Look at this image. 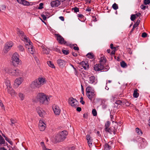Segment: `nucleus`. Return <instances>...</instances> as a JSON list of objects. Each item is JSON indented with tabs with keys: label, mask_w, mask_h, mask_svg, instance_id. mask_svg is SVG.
I'll list each match as a JSON object with an SVG mask.
<instances>
[{
	"label": "nucleus",
	"mask_w": 150,
	"mask_h": 150,
	"mask_svg": "<svg viewBox=\"0 0 150 150\" xmlns=\"http://www.w3.org/2000/svg\"><path fill=\"white\" fill-rule=\"evenodd\" d=\"M9 43L7 42L5 44L3 49V51L4 53L6 54L9 51Z\"/></svg>",
	"instance_id": "21"
},
{
	"label": "nucleus",
	"mask_w": 150,
	"mask_h": 150,
	"mask_svg": "<svg viewBox=\"0 0 150 150\" xmlns=\"http://www.w3.org/2000/svg\"><path fill=\"white\" fill-rule=\"evenodd\" d=\"M59 19L62 21H64V18L63 16H60L59 17Z\"/></svg>",
	"instance_id": "55"
},
{
	"label": "nucleus",
	"mask_w": 150,
	"mask_h": 150,
	"mask_svg": "<svg viewBox=\"0 0 150 150\" xmlns=\"http://www.w3.org/2000/svg\"><path fill=\"white\" fill-rule=\"evenodd\" d=\"M138 93H137V90H135L134 91L133 93V96L135 98H137L138 96Z\"/></svg>",
	"instance_id": "39"
},
{
	"label": "nucleus",
	"mask_w": 150,
	"mask_h": 150,
	"mask_svg": "<svg viewBox=\"0 0 150 150\" xmlns=\"http://www.w3.org/2000/svg\"><path fill=\"white\" fill-rule=\"evenodd\" d=\"M136 131L137 133L139 135H141L142 134V132L141 130L140 129L138 128H136Z\"/></svg>",
	"instance_id": "35"
},
{
	"label": "nucleus",
	"mask_w": 150,
	"mask_h": 150,
	"mask_svg": "<svg viewBox=\"0 0 150 150\" xmlns=\"http://www.w3.org/2000/svg\"><path fill=\"white\" fill-rule=\"evenodd\" d=\"M138 25V23H135L133 26V28H135Z\"/></svg>",
	"instance_id": "51"
},
{
	"label": "nucleus",
	"mask_w": 150,
	"mask_h": 150,
	"mask_svg": "<svg viewBox=\"0 0 150 150\" xmlns=\"http://www.w3.org/2000/svg\"><path fill=\"white\" fill-rule=\"evenodd\" d=\"M91 9L90 8H87L86 10V11H91Z\"/></svg>",
	"instance_id": "60"
},
{
	"label": "nucleus",
	"mask_w": 150,
	"mask_h": 150,
	"mask_svg": "<svg viewBox=\"0 0 150 150\" xmlns=\"http://www.w3.org/2000/svg\"><path fill=\"white\" fill-rule=\"evenodd\" d=\"M38 125L39 129L40 131H43L45 130L46 125L42 119L40 120Z\"/></svg>",
	"instance_id": "13"
},
{
	"label": "nucleus",
	"mask_w": 150,
	"mask_h": 150,
	"mask_svg": "<svg viewBox=\"0 0 150 150\" xmlns=\"http://www.w3.org/2000/svg\"><path fill=\"white\" fill-rule=\"evenodd\" d=\"M146 8V6L143 5H142L141 6V8L143 10H144Z\"/></svg>",
	"instance_id": "50"
},
{
	"label": "nucleus",
	"mask_w": 150,
	"mask_h": 150,
	"mask_svg": "<svg viewBox=\"0 0 150 150\" xmlns=\"http://www.w3.org/2000/svg\"><path fill=\"white\" fill-rule=\"evenodd\" d=\"M88 81L89 83L93 84H96L98 82L97 79L94 76H90L89 77Z\"/></svg>",
	"instance_id": "14"
},
{
	"label": "nucleus",
	"mask_w": 150,
	"mask_h": 150,
	"mask_svg": "<svg viewBox=\"0 0 150 150\" xmlns=\"http://www.w3.org/2000/svg\"><path fill=\"white\" fill-rule=\"evenodd\" d=\"M19 55L18 54L15 52L11 56L12 62L14 66L16 65H21L22 64V62L19 59Z\"/></svg>",
	"instance_id": "5"
},
{
	"label": "nucleus",
	"mask_w": 150,
	"mask_h": 150,
	"mask_svg": "<svg viewBox=\"0 0 150 150\" xmlns=\"http://www.w3.org/2000/svg\"><path fill=\"white\" fill-rule=\"evenodd\" d=\"M111 149V146H110V144H105L104 145V150H110Z\"/></svg>",
	"instance_id": "32"
},
{
	"label": "nucleus",
	"mask_w": 150,
	"mask_h": 150,
	"mask_svg": "<svg viewBox=\"0 0 150 150\" xmlns=\"http://www.w3.org/2000/svg\"><path fill=\"white\" fill-rule=\"evenodd\" d=\"M34 58L36 62L38 64H39V61L38 59L35 56L34 57Z\"/></svg>",
	"instance_id": "48"
},
{
	"label": "nucleus",
	"mask_w": 150,
	"mask_h": 150,
	"mask_svg": "<svg viewBox=\"0 0 150 150\" xmlns=\"http://www.w3.org/2000/svg\"><path fill=\"white\" fill-rule=\"evenodd\" d=\"M80 65L85 70L87 69L88 68V65L87 63L82 62L80 63Z\"/></svg>",
	"instance_id": "24"
},
{
	"label": "nucleus",
	"mask_w": 150,
	"mask_h": 150,
	"mask_svg": "<svg viewBox=\"0 0 150 150\" xmlns=\"http://www.w3.org/2000/svg\"><path fill=\"white\" fill-rule=\"evenodd\" d=\"M55 35L57 37V40L61 44H64L66 45H68L64 42V39L59 34H56Z\"/></svg>",
	"instance_id": "16"
},
{
	"label": "nucleus",
	"mask_w": 150,
	"mask_h": 150,
	"mask_svg": "<svg viewBox=\"0 0 150 150\" xmlns=\"http://www.w3.org/2000/svg\"><path fill=\"white\" fill-rule=\"evenodd\" d=\"M87 57L90 59H92L94 57V55L92 53L89 52L86 55Z\"/></svg>",
	"instance_id": "33"
},
{
	"label": "nucleus",
	"mask_w": 150,
	"mask_h": 150,
	"mask_svg": "<svg viewBox=\"0 0 150 150\" xmlns=\"http://www.w3.org/2000/svg\"><path fill=\"white\" fill-rule=\"evenodd\" d=\"M41 16L42 18L44 20H45L46 19V17L44 15H42Z\"/></svg>",
	"instance_id": "52"
},
{
	"label": "nucleus",
	"mask_w": 150,
	"mask_h": 150,
	"mask_svg": "<svg viewBox=\"0 0 150 150\" xmlns=\"http://www.w3.org/2000/svg\"><path fill=\"white\" fill-rule=\"evenodd\" d=\"M43 4L42 3H40L39 4V7H38V9H42L43 8Z\"/></svg>",
	"instance_id": "46"
},
{
	"label": "nucleus",
	"mask_w": 150,
	"mask_h": 150,
	"mask_svg": "<svg viewBox=\"0 0 150 150\" xmlns=\"http://www.w3.org/2000/svg\"><path fill=\"white\" fill-rule=\"evenodd\" d=\"M100 64H96L94 66V68L95 71H99L104 69L103 64L106 62V59L103 56L100 57Z\"/></svg>",
	"instance_id": "6"
},
{
	"label": "nucleus",
	"mask_w": 150,
	"mask_h": 150,
	"mask_svg": "<svg viewBox=\"0 0 150 150\" xmlns=\"http://www.w3.org/2000/svg\"><path fill=\"white\" fill-rule=\"evenodd\" d=\"M20 4H23L24 6H28L30 5V2L25 0H16Z\"/></svg>",
	"instance_id": "18"
},
{
	"label": "nucleus",
	"mask_w": 150,
	"mask_h": 150,
	"mask_svg": "<svg viewBox=\"0 0 150 150\" xmlns=\"http://www.w3.org/2000/svg\"><path fill=\"white\" fill-rule=\"evenodd\" d=\"M0 105L1 107H3L4 106L3 104L2 103V101L1 100H0Z\"/></svg>",
	"instance_id": "61"
},
{
	"label": "nucleus",
	"mask_w": 150,
	"mask_h": 150,
	"mask_svg": "<svg viewBox=\"0 0 150 150\" xmlns=\"http://www.w3.org/2000/svg\"><path fill=\"white\" fill-rule=\"evenodd\" d=\"M80 102L83 105L84 104L85 102L83 101V97H81V98Z\"/></svg>",
	"instance_id": "47"
},
{
	"label": "nucleus",
	"mask_w": 150,
	"mask_h": 150,
	"mask_svg": "<svg viewBox=\"0 0 150 150\" xmlns=\"http://www.w3.org/2000/svg\"><path fill=\"white\" fill-rule=\"evenodd\" d=\"M71 10L72 11H74V12L76 13L78 12L79 11V8L76 7H75L74 8H72Z\"/></svg>",
	"instance_id": "40"
},
{
	"label": "nucleus",
	"mask_w": 150,
	"mask_h": 150,
	"mask_svg": "<svg viewBox=\"0 0 150 150\" xmlns=\"http://www.w3.org/2000/svg\"><path fill=\"white\" fill-rule=\"evenodd\" d=\"M72 54L74 57H76L77 55V54L74 53H73Z\"/></svg>",
	"instance_id": "64"
},
{
	"label": "nucleus",
	"mask_w": 150,
	"mask_h": 150,
	"mask_svg": "<svg viewBox=\"0 0 150 150\" xmlns=\"http://www.w3.org/2000/svg\"><path fill=\"white\" fill-rule=\"evenodd\" d=\"M92 113L93 115L94 116H96L97 115V112L96 110L95 109H93L92 111Z\"/></svg>",
	"instance_id": "42"
},
{
	"label": "nucleus",
	"mask_w": 150,
	"mask_h": 150,
	"mask_svg": "<svg viewBox=\"0 0 150 150\" xmlns=\"http://www.w3.org/2000/svg\"><path fill=\"white\" fill-rule=\"evenodd\" d=\"M62 52L63 53L67 55L69 53L68 51L67 50H62Z\"/></svg>",
	"instance_id": "44"
},
{
	"label": "nucleus",
	"mask_w": 150,
	"mask_h": 150,
	"mask_svg": "<svg viewBox=\"0 0 150 150\" xmlns=\"http://www.w3.org/2000/svg\"><path fill=\"white\" fill-rule=\"evenodd\" d=\"M67 62L64 59L59 58L57 60V63L58 66L61 68H64L66 66Z\"/></svg>",
	"instance_id": "9"
},
{
	"label": "nucleus",
	"mask_w": 150,
	"mask_h": 150,
	"mask_svg": "<svg viewBox=\"0 0 150 150\" xmlns=\"http://www.w3.org/2000/svg\"><path fill=\"white\" fill-rule=\"evenodd\" d=\"M36 110L37 113L41 117H44L46 114L45 111L40 107H38L37 108Z\"/></svg>",
	"instance_id": "12"
},
{
	"label": "nucleus",
	"mask_w": 150,
	"mask_h": 150,
	"mask_svg": "<svg viewBox=\"0 0 150 150\" xmlns=\"http://www.w3.org/2000/svg\"><path fill=\"white\" fill-rule=\"evenodd\" d=\"M86 91L87 96L90 100H91L95 95L94 89L92 87L88 86L86 88Z\"/></svg>",
	"instance_id": "7"
},
{
	"label": "nucleus",
	"mask_w": 150,
	"mask_h": 150,
	"mask_svg": "<svg viewBox=\"0 0 150 150\" xmlns=\"http://www.w3.org/2000/svg\"><path fill=\"white\" fill-rule=\"evenodd\" d=\"M120 65L121 67L123 68H125L127 66L126 64L124 61H122L120 62Z\"/></svg>",
	"instance_id": "38"
},
{
	"label": "nucleus",
	"mask_w": 150,
	"mask_h": 150,
	"mask_svg": "<svg viewBox=\"0 0 150 150\" xmlns=\"http://www.w3.org/2000/svg\"><path fill=\"white\" fill-rule=\"evenodd\" d=\"M41 47L42 49V52L43 53L46 54H47L49 53L50 50L48 48H46L44 46H42Z\"/></svg>",
	"instance_id": "23"
},
{
	"label": "nucleus",
	"mask_w": 150,
	"mask_h": 150,
	"mask_svg": "<svg viewBox=\"0 0 150 150\" xmlns=\"http://www.w3.org/2000/svg\"><path fill=\"white\" fill-rule=\"evenodd\" d=\"M10 73L11 75L17 76L20 75L21 72L20 70L17 69L11 70V72H10Z\"/></svg>",
	"instance_id": "15"
},
{
	"label": "nucleus",
	"mask_w": 150,
	"mask_h": 150,
	"mask_svg": "<svg viewBox=\"0 0 150 150\" xmlns=\"http://www.w3.org/2000/svg\"><path fill=\"white\" fill-rule=\"evenodd\" d=\"M41 145L42 150H52L51 149L47 148L44 144V142H41Z\"/></svg>",
	"instance_id": "29"
},
{
	"label": "nucleus",
	"mask_w": 150,
	"mask_h": 150,
	"mask_svg": "<svg viewBox=\"0 0 150 150\" xmlns=\"http://www.w3.org/2000/svg\"><path fill=\"white\" fill-rule=\"evenodd\" d=\"M46 82L44 78L40 77L33 81L30 84L32 89L39 88Z\"/></svg>",
	"instance_id": "2"
},
{
	"label": "nucleus",
	"mask_w": 150,
	"mask_h": 150,
	"mask_svg": "<svg viewBox=\"0 0 150 150\" xmlns=\"http://www.w3.org/2000/svg\"><path fill=\"white\" fill-rule=\"evenodd\" d=\"M18 48L19 51L21 52L24 51L25 49L21 45H19L18 46Z\"/></svg>",
	"instance_id": "37"
},
{
	"label": "nucleus",
	"mask_w": 150,
	"mask_h": 150,
	"mask_svg": "<svg viewBox=\"0 0 150 150\" xmlns=\"http://www.w3.org/2000/svg\"><path fill=\"white\" fill-rule=\"evenodd\" d=\"M52 109L55 115H59L61 112V109L58 105L54 104L52 106Z\"/></svg>",
	"instance_id": "10"
},
{
	"label": "nucleus",
	"mask_w": 150,
	"mask_h": 150,
	"mask_svg": "<svg viewBox=\"0 0 150 150\" xmlns=\"http://www.w3.org/2000/svg\"><path fill=\"white\" fill-rule=\"evenodd\" d=\"M17 31L18 34L25 42V47L28 48V52L31 54H34L35 50L30 40L25 35L23 32L19 29H18Z\"/></svg>",
	"instance_id": "1"
},
{
	"label": "nucleus",
	"mask_w": 150,
	"mask_h": 150,
	"mask_svg": "<svg viewBox=\"0 0 150 150\" xmlns=\"http://www.w3.org/2000/svg\"><path fill=\"white\" fill-rule=\"evenodd\" d=\"M112 8L115 10H116L118 8V6L116 3H114L112 6Z\"/></svg>",
	"instance_id": "41"
},
{
	"label": "nucleus",
	"mask_w": 150,
	"mask_h": 150,
	"mask_svg": "<svg viewBox=\"0 0 150 150\" xmlns=\"http://www.w3.org/2000/svg\"><path fill=\"white\" fill-rule=\"evenodd\" d=\"M16 93L15 91L13 89H12L10 91V94L12 97H14L16 96Z\"/></svg>",
	"instance_id": "28"
},
{
	"label": "nucleus",
	"mask_w": 150,
	"mask_h": 150,
	"mask_svg": "<svg viewBox=\"0 0 150 150\" xmlns=\"http://www.w3.org/2000/svg\"><path fill=\"white\" fill-rule=\"evenodd\" d=\"M147 34L145 33H142V37L143 38H145L146 37Z\"/></svg>",
	"instance_id": "49"
},
{
	"label": "nucleus",
	"mask_w": 150,
	"mask_h": 150,
	"mask_svg": "<svg viewBox=\"0 0 150 150\" xmlns=\"http://www.w3.org/2000/svg\"><path fill=\"white\" fill-rule=\"evenodd\" d=\"M81 108L80 107H77L76 108V110L79 112L81 110Z\"/></svg>",
	"instance_id": "56"
},
{
	"label": "nucleus",
	"mask_w": 150,
	"mask_h": 150,
	"mask_svg": "<svg viewBox=\"0 0 150 150\" xmlns=\"http://www.w3.org/2000/svg\"><path fill=\"white\" fill-rule=\"evenodd\" d=\"M131 19L132 21H134L136 18L135 15H132L131 16Z\"/></svg>",
	"instance_id": "43"
},
{
	"label": "nucleus",
	"mask_w": 150,
	"mask_h": 150,
	"mask_svg": "<svg viewBox=\"0 0 150 150\" xmlns=\"http://www.w3.org/2000/svg\"><path fill=\"white\" fill-rule=\"evenodd\" d=\"M110 48L112 50L116 49V48L115 47H113V44H110Z\"/></svg>",
	"instance_id": "53"
},
{
	"label": "nucleus",
	"mask_w": 150,
	"mask_h": 150,
	"mask_svg": "<svg viewBox=\"0 0 150 150\" xmlns=\"http://www.w3.org/2000/svg\"><path fill=\"white\" fill-rule=\"evenodd\" d=\"M78 16L79 18H83V16L82 14H78Z\"/></svg>",
	"instance_id": "58"
},
{
	"label": "nucleus",
	"mask_w": 150,
	"mask_h": 150,
	"mask_svg": "<svg viewBox=\"0 0 150 150\" xmlns=\"http://www.w3.org/2000/svg\"><path fill=\"white\" fill-rule=\"evenodd\" d=\"M110 122L109 121H107L105 124V130H108V129L109 128V127L110 125Z\"/></svg>",
	"instance_id": "30"
},
{
	"label": "nucleus",
	"mask_w": 150,
	"mask_h": 150,
	"mask_svg": "<svg viewBox=\"0 0 150 150\" xmlns=\"http://www.w3.org/2000/svg\"><path fill=\"white\" fill-rule=\"evenodd\" d=\"M105 131L107 132H108L111 134H115V132L117 131V128L114 127V130L112 128H109L108 129V130Z\"/></svg>",
	"instance_id": "22"
},
{
	"label": "nucleus",
	"mask_w": 150,
	"mask_h": 150,
	"mask_svg": "<svg viewBox=\"0 0 150 150\" xmlns=\"http://www.w3.org/2000/svg\"><path fill=\"white\" fill-rule=\"evenodd\" d=\"M3 72L5 74H8L9 71L8 68L6 67L4 68L3 69Z\"/></svg>",
	"instance_id": "34"
},
{
	"label": "nucleus",
	"mask_w": 150,
	"mask_h": 150,
	"mask_svg": "<svg viewBox=\"0 0 150 150\" xmlns=\"http://www.w3.org/2000/svg\"><path fill=\"white\" fill-rule=\"evenodd\" d=\"M74 49L75 50H78L79 49V47H74Z\"/></svg>",
	"instance_id": "57"
},
{
	"label": "nucleus",
	"mask_w": 150,
	"mask_h": 150,
	"mask_svg": "<svg viewBox=\"0 0 150 150\" xmlns=\"http://www.w3.org/2000/svg\"><path fill=\"white\" fill-rule=\"evenodd\" d=\"M11 125L13 129L16 126L15 123L17 122V120L15 118H11Z\"/></svg>",
	"instance_id": "25"
},
{
	"label": "nucleus",
	"mask_w": 150,
	"mask_h": 150,
	"mask_svg": "<svg viewBox=\"0 0 150 150\" xmlns=\"http://www.w3.org/2000/svg\"><path fill=\"white\" fill-rule=\"evenodd\" d=\"M67 134V131H62L52 138L51 141L54 143L62 142L66 138Z\"/></svg>",
	"instance_id": "3"
},
{
	"label": "nucleus",
	"mask_w": 150,
	"mask_h": 150,
	"mask_svg": "<svg viewBox=\"0 0 150 150\" xmlns=\"http://www.w3.org/2000/svg\"><path fill=\"white\" fill-rule=\"evenodd\" d=\"M8 81H6L5 82L3 86L4 88H6V91L8 92L9 89H8Z\"/></svg>",
	"instance_id": "27"
},
{
	"label": "nucleus",
	"mask_w": 150,
	"mask_h": 150,
	"mask_svg": "<svg viewBox=\"0 0 150 150\" xmlns=\"http://www.w3.org/2000/svg\"><path fill=\"white\" fill-rule=\"evenodd\" d=\"M86 138L89 147H91L93 142L92 139L91 137L90 136V135H87L86 136Z\"/></svg>",
	"instance_id": "20"
},
{
	"label": "nucleus",
	"mask_w": 150,
	"mask_h": 150,
	"mask_svg": "<svg viewBox=\"0 0 150 150\" xmlns=\"http://www.w3.org/2000/svg\"><path fill=\"white\" fill-rule=\"evenodd\" d=\"M4 137L5 138L6 140L8 142H9V141L8 139V138H7V137H6L5 136L3 135Z\"/></svg>",
	"instance_id": "62"
},
{
	"label": "nucleus",
	"mask_w": 150,
	"mask_h": 150,
	"mask_svg": "<svg viewBox=\"0 0 150 150\" xmlns=\"http://www.w3.org/2000/svg\"><path fill=\"white\" fill-rule=\"evenodd\" d=\"M60 3L58 0L54 1L51 2V6L52 7H57L60 5Z\"/></svg>",
	"instance_id": "19"
},
{
	"label": "nucleus",
	"mask_w": 150,
	"mask_h": 150,
	"mask_svg": "<svg viewBox=\"0 0 150 150\" xmlns=\"http://www.w3.org/2000/svg\"><path fill=\"white\" fill-rule=\"evenodd\" d=\"M5 143V140L4 138L0 135V144H4Z\"/></svg>",
	"instance_id": "36"
},
{
	"label": "nucleus",
	"mask_w": 150,
	"mask_h": 150,
	"mask_svg": "<svg viewBox=\"0 0 150 150\" xmlns=\"http://www.w3.org/2000/svg\"><path fill=\"white\" fill-rule=\"evenodd\" d=\"M69 104L73 107H76L78 106V102L75 99L72 98H70L69 100Z\"/></svg>",
	"instance_id": "11"
},
{
	"label": "nucleus",
	"mask_w": 150,
	"mask_h": 150,
	"mask_svg": "<svg viewBox=\"0 0 150 150\" xmlns=\"http://www.w3.org/2000/svg\"><path fill=\"white\" fill-rule=\"evenodd\" d=\"M75 149V147H72L71 148L69 149V150H74Z\"/></svg>",
	"instance_id": "63"
},
{
	"label": "nucleus",
	"mask_w": 150,
	"mask_h": 150,
	"mask_svg": "<svg viewBox=\"0 0 150 150\" xmlns=\"http://www.w3.org/2000/svg\"><path fill=\"white\" fill-rule=\"evenodd\" d=\"M23 79L22 77H18L16 78L14 81L13 83V86L15 88H18L22 83Z\"/></svg>",
	"instance_id": "8"
},
{
	"label": "nucleus",
	"mask_w": 150,
	"mask_h": 150,
	"mask_svg": "<svg viewBox=\"0 0 150 150\" xmlns=\"http://www.w3.org/2000/svg\"><path fill=\"white\" fill-rule=\"evenodd\" d=\"M18 96L21 100H23L25 98V95L23 93H19L18 94Z\"/></svg>",
	"instance_id": "31"
},
{
	"label": "nucleus",
	"mask_w": 150,
	"mask_h": 150,
	"mask_svg": "<svg viewBox=\"0 0 150 150\" xmlns=\"http://www.w3.org/2000/svg\"><path fill=\"white\" fill-rule=\"evenodd\" d=\"M150 3V0H144V3L145 5L149 4Z\"/></svg>",
	"instance_id": "45"
},
{
	"label": "nucleus",
	"mask_w": 150,
	"mask_h": 150,
	"mask_svg": "<svg viewBox=\"0 0 150 150\" xmlns=\"http://www.w3.org/2000/svg\"><path fill=\"white\" fill-rule=\"evenodd\" d=\"M141 15V13H136L135 15V16H137V17Z\"/></svg>",
	"instance_id": "59"
},
{
	"label": "nucleus",
	"mask_w": 150,
	"mask_h": 150,
	"mask_svg": "<svg viewBox=\"0 0 150 150\" xmlns=\"http://www.w3.org/2000/svg\"><path fill=\"white\" fill-rule=\"evenodd\" d=\"M113 50L111 52V54H114L115 53V52L116 51V49H112Z\"/></svg>",
	"instance_id": "54"
},
{
	"label": "nucleus",
	"mask_w": 150,
	"mask_h": 150,
	"mask_svg": "<svg viewBox=\"0 0 150 150\" xmlns=\"http://www.w3.org/2000/svg\"><path fill=\"white\" fill-rule=\"evenodd\" d=\"M51 96H46L43 93H40L38 94L37 98L40 102L42 104H48L50 101Z\"/></svg>",
	"instance_id": "4"
},
{
	"label": "nucleus",
	"mask_w": 150,
	"mask_h": 150,
	"mask_svg": "<svg viewBox=\"0 0 150 150\" xmlns=\"http://www.w3.org/2000/svg\"><path fill=\"white\" fill-rule=\"evenodd\" d=\"M47 64L50 67L54 69H55V66L54 65V64H53V62H52L51 61H48L47 62Z\"/></svg>",
	"instance_id": "26"
},
{
	"label": "nucleus",
	"mask_w": 150,
	"mask_h": 150,
	"mask_svg": "<svg viewBox=\"0 0 150 150\" xmlns=\"http://www.w3.org/2000/svg\"><path fill=\"white\" fill-rule=\"evenodd\" d=\"M139 145L141 147H144L146 144V141L144 139L140 138L139 139Z\"/></svg>",
	"instance_id": "17"
}]
</instances>
